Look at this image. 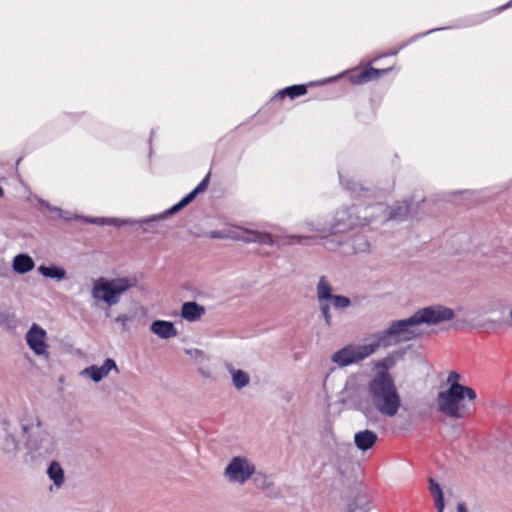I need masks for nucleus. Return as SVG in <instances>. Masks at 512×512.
Segmentation results:
<instances>
[{
    "label": "nucleus",
    "mask_w": 512,
    "mask_h": 512,
    "mask_svg": "<svg viewBox=\"0 0 512 512\" xmlns=\"http://www.w3.org/2000/svg\"><path fill=\"white\" fill-rule=\"evenodd\" d=\"M47 475L57 488H60L65 481L64 470L60 463L52 461L47 469Z\"/></svg>",
    "instance_id": "obj_19"
},
{
    "label": "nucleus",
    "mask_w": 512,
    "mask_h": 512,
    "mask_svg": "<svg viewBox=\"0 0 512 512\" xmlns=\"http://www.w3.org/2000/svg\"><path fill=\"white\" fill-rule=\"evenodd\" d=\"M288 96V87H285L283 89H281L277 94H275V96L273 97V99H284Z\"/></svg>",
    "instance_id": "obj_29"
},
{
    "label": "nucleus",
    "mask_w": 512,
    "mask_h": 512,
    "mask_svg": "<svg viewBox=\"0 0 512 512\" xmlns=\"http://www.w3.org/2000/svg\"><path fill=\"white\" fill-rule=\"evenodd\" d=\"M25 341L30 350L38 357L48 359L49 344L47 343V332L40 325L33 323L25 334Z\"/></svg>",
    "instance_id": "obj_10"
},
{
    "label": "nucleus",
    "mask_w": 512,
    "mask_h": 512,
    "mask_svg": "<svg viewBox=\"0 0 512 512\" xmlns=\"http://www.w3.org/2000/svg\"><path fill=\"white\" fill-rule=\"evenodd\" d=\"M377 440V434L374 431L368 429L359 431L354 435L355 446L361 451H366L373 448Z\"/></svg>",
    "instance_id": "obj_16"
},
{
    "label": "nucleus",
    "mask_w": 512,
    "mask_h": 512,
    "mask_svg": "<svg viewBox=\"0 0 512 512\" xmlns=\"http://www.w3.org/2000/svg\"><path fill=\"white\" fill-rule=\"evenodd\" d=\"M408 212V205L403 203L392 210L390 217L392 219H405L408 216Z\"/></svg>",
    "instance_id": "obj_25"
},
{
    "label": "nucleus",
    "mask_w": 512,
    "mask_h": 512,
    "mask_svg": "<svg viewBox=\"0 0 512 512\" xmlns=\"http://www.w3.org/2000/svg\"><path fill=\"white\" fill-rule=\"evenodd\" d=\"M210 175H206L202 181L193 189L189 194H187L181 201L172 206L170 209L166 210L163 214H158L151 216L149 218L138 220L137 223L151 225L155 222H159L163 220L167 215H171L173 213L178 212L189 203H191L198 194L204 192L209 184ZM82 221L95 224V225H113L116 227H120L122 225H130L136 223V221L131 219H120V218H105V217H84L81 218Z\"/></svg>",
    "instance_id": "obj_5"
},
{
    "label": "nucleus",
    "mask_w": 512,
    "mask_h": 512,
    "mask_svg": "<svg viewBox=\"0 0 512 512\" xmlns=\"http://www.w3.org/2000/svg\"><path fill=\"white\" fill-rule=\"evenodd\" d=\"M398 49H395L393 51H390L388 53H386L384 56H393V55H396L398 53Z\"/></svg>",
    "instance_id": "obj_32"
},
{
    "label": "nucleus",
    "mask_w": 512,
    "mask_h": 512,
    "mask_svg": "<svg viewBox=\"0 0 512 512\" xmlns=\"http://www.w3.org/2000/svg\"><path fill=\"white\" fill-rule=\"evenodd\" d=\"M317 297L320 302V310L328 326L331 325V315L329 313V305L326 301L330 300L335 308H346L350 305V299L348 297L332 295V287L324 276L319 279Z\"/></svg>",
    "instance_id": "obj_7"
},
{
    "label": "nucleus",
    "mask_w": 512,
    "mask_h": 512,
    "mask_svg": "<svg viewBox=\"0 0 512 512\" xmlns=\"http://www.w3.org/2000/svg\"><path fill=\"white\" fill-rule=\"evenodd\" d=\"M132 320V317L127 314H120L115 318V322L121 325L122 331L128 330V323Z\"/></svg>",
    "instance_id": "obj_27"
},
{
    "label": "nucleus",
    "mask_w": 512,
    "mask_h": 512,
    "mask_svg": "<svg viewBox=\"0 0 512 512\" xmlns=\"http://www.w3.org/2000/svg\"><path fill=\"white\" fill-rule=\"evenodd\" d=\"M294 239H297L298 240V237L297 236H290V242Z\"/></svg>",
    "instance_id": "obj_35"
},
{
    "label": "nucleus",
    "mask_w": 512,
    "mask_h": 512,
    "mask_svg": "<svg viewBox=\"0 0 512 512\" xmlns=\"http://www.w3.org/2000/svg\"><path fill=\"white\" fill-rule=\"evenodd\" d=\"M454 311L441 305L417 310L411 317L394 321L383 332L373 336V341L363 345H346L332 355V361L341 367L361 361L372 355L379 347H388L394 342L419 337L421 324L437 325L454 318Z\"/></svg>",
    "instance_id": "obj_1"
},
{
    "label": "nucleus",
    "mask_w": 512,
    "mask_h": 512,
    "mask_svg": "<svg viewBox=\"0 0 512 512\" xmlns=\"http://www.w3.org/2000/svg\"><path fill=\"white\" fill-rule=\"evenodd\" d=\"M35 263L27 254H18L14 257L12 267L15 272L25 274L33 270Z\"/></svg>",
    "instance_id": "obj_17"
},
{
    "label": "nucleus",
    "mask_w": 512,
    "mask_h": 512,
    "mask_svg": "<svg viewBox=\"0 0 512 512\" xmlns=\"http://www.w3.org/2000/svg\"><path fill=\"white\" fill-rule=\"evenodd\" d=\"M38 272L46 278L54 279L56 281H62L66 278V270L63 267L57 265H40Z\"/></svg>",
    "instance_id": "obj_18"
},
{
    "label": "nucleus",
    "mask_w": 512,
    "mask_h": 512,
    "mask_svg": "<svg viewBox=\"0 0 512 512\" xmlns=\"http://www.w3.org/2000/svg\"><path fill=\"white\" fill-rule=\"evenodd\" d=\"M307 92V86L304 84L290 86V99L297 98Z\"/></svg>",
    "instance_id": "obj_26"
},
{
    "label": "nucleus",
    "mask_w": 512,
    "mask_h": 512,
    "mask_svg": "<svg viewBox=\"0 0 512 512\" xmlns=\"http://www.w3.org/2000/svg\"><path fill=\"white\" fill-rule=\"evenodd\" d=\"M21 449L20 439L17 437V426L9 419L0 422V451L8 457H15Z\"/></svg>",
    "instance_id": "obj_9"
},
{
    "label": "nucleus",
    "mask_w": 512,
    "mask_h": 512,
    "mask_svg": "<svg viewBox=\"0 0 512 512\" xmlns=\"http://www.w3.org/2000/svg\"><path fill=\"white\" fill-rule=\"evenodd\" d=\"M135 283V280L126 277L113 279L100 277L93 282L91 296L96 302H103L111 307L117 305L122 295Z\"/></svg>",
    "instance_id": "obj_6"
},
{
    "label": "nucleus",
    "mask_w": 512,
    "mask_h": 512,
    "mask_svg": "<svg viewBox=\"0 0 512 512\" xmlns=\"http://www.w3.org/2000/svg\"><path fill=\"white\" fill-rule=\"evenodd\" d=\"M5 320V315L0 311V325L3 324Z\"/></svg>",
    "instance_id": "obj_33"
},
{
    "label": "nucleus",
    "mask_w": 512,
    "mask_h": 512,
    "mask_svg": "<svg viewBox=\"0 0 512 512\" xmlns=\"http://www.w3.org/2000/svg\"><path fill=\"white\" fill-rule=\"evenodd\" d=\"M255 472V465L247 457L235 456L229 461L223 474L229 483L243 485Z\"/></svg>",
    "instance_id": "obj_8"
},
{
    "label": "nucleus",
    "mask_w": 512,
    "mask_h": 512,
    "mask_svg": "<svg viewBox=\"0 0 512 512\" xmlns=\"http://www.w3.org/2000/svg\"><path fill=\"white\" fill-rule=\"evenodd\" d=\"M461 379V376L458 372L456 371H451L449 374H448V377H447V383L449 384V387H454V386H462L459 381Z\"/></svg>",
    "instance_id": "obj_28"
},
{
    "label": "nucleus",
    "mask_w": 512,
    "mask_h": 512,
    "mask_svg": "<svg viewBox=\"0 0 512 512\" xmlns=\"http://www.w3.org/2000/svg\"><path fill=\"white\" fill-rule=\"evenodd\" d=\"M205 312L204 306L194 301H188L182 304L180 315L188 322H196L202 318Z\"/></svg>",
    "instance_id": "obj_14"
},
{
    "label": "nucleus",
    "mask_w": 512,
    "mask_h": 512,
    "mask_svg": "<svg viewBox=\"0 0 512 512\" xmlns=\"http://www.w3.org/2000/svg\"><path fill=\"white\" fill-rule=\"evenodd\" d=\"M111 370L118 371L116 362L107 358L101 366L91 365L81 371V375L90 377L94 382H100Z\"/></svg>",
    "instance_id": "obj_12"
},
{
    "label": "nucleus",
    "mask_w": 512,
    "mask_h": 512,
    "mask_svg": "<svg viewBox=\"0 0 512 512\" xmlns=\"http://www.w3.org/2000/svg\"><path fill=\"white\" fill-rule=\"evenodd\" d=\"M211 237L212 238H223L224 235L221 231H212L211 232Z\"/></svg>",
    "instance_id": "obj_30"
},
{
    "label": "nucleus",
    "mask_w": 512,
    "mask_h": 512,
    "mask_svg": "<svg viewBox=\"0 0 512 512\" xmlns=\"http://www.w3.org/2000/svg\"><path fill=\"white\" fill-rule=\"evenodd\" d=\"M392 70L393 66L377 69L372 67L371 65H367L363 70L354 71L353 73H351L349 78L353 84H363L370 82L372 80H377Z\"/></svg>",
    "instance_id": "obj_11"
},
{
    "label": "nucleus",
    "mask_w": 512,
    "mask_h": 512,
    "mask_svg": "<svg viewBox=\"0 0 512 512\" xmlns=\"http://www.w3.org/2000/svg\"><path fill=\"white\" fill-rule=\"evenodd\" d=\"M369 405L380 415L392 418L401 407V396L391 374L385 369L378 371L366 388Z\"/></svg>",
    "instance_id": "obj_2"
},
{
    "label": "nucleus",
    "mask_w": 512,
    "mask_h": 512,
    "mask_svg": "<svg viewBox=\"0 0 512 512\" xmlns=\"http://www.w3.org/2000/svg\"><path fill=\"white\" fill-rule=\"evenodd\" d=\"M150 330L161 339H170L177 335V329L174 324L165 320L153 321Z\"/></svg>",
    "instance_id": "obj_15"
},
{
    "label": "nucleus",
    "mask_w": 512,
    "mask_h": 512,
    "mask_svg": "<svg viewBox=\"0 0 512 512\" xmlns=\"http://www.w3.org/2000/svg\"><path fill=\"white\" fill-rule=\"evenodd\" d=\"M242 240L245 242H254L260 244L273 245L275 243L274 238L268 234L259 231H246L245 235L242 236Z\"/></svg>",
    "instance_id": "obj_21"
},
{
    "label": "nucleus",
    "mask_w": 512,
    "mask_h": 512,
    "mask_svg": "<svg viewBox=\"0 0 512 512\" xmlns=\"http://www.w3.org/2000/svg\"><path fill=\"white\" fill-rule=\"evenodd\" d=\"M429 490L435 499L437 512H443L445 506L443 492L440 485L434 479H429Z\"/></svg>",
    "instance_id": "obj_22"
},
{
    "label": "nucleus",
    "mask_w": 512,
    "mask_h": 512,
    "mask_svg": "<svg viewBox=\"0 0 512 512\" xmlns=\"http://www.w3.org/2000/svg\"><path fill=\"white\" fill-rule=\"evenodd\" d=\"M368 500L364 495H358L354 502L348 504V512H368Z\"/></svg>",
    "instance_id": "obj_23"
},
{
    "label": "nucleus",
    "mask_w": 512,
    "mask_h": 512,
    "mask_svg": "<svg viewBox=\"0 0 512 512\" xmlns=\"http://www.w3.org/2000/svg\"><path fill=\"white\" fill-rule=\"evenodd\" d=\"M457 512H467L466 507L463 503H458Z\"/></svg>",
    "instance_id": "obj_31"
},
{
    "label": "nucleus",
    "mask_w": 512,
    "mask_h": 512,
    "mask_svg": "<svg viewBox=\"0 0 512 512\" xmlns=\"http://www.w3.org/2000/svg\"><path fill=\"white\" fill-rule=\"evenodd\" d=\"M225 369L231 377V382L236 390H242L250 385L251 377L248 372L236 368L232 363L225 364Z\"/></svg>",
    "instance_id": "obj_13"
},
{
    "label": "nucleus",
    "mask_w": 512,
    "mask_h": 512,
    "mask_svg": "<svg viewBox=\"0 0 512 512\" xmlns=\"http://www.w3.org/2000/svg\"><path fill=\"white\" fill-rule=\"evenodd\" d=\"M476 397L475 390L468 386L449 387L438 394V410L451 418H464L470 414Z\"/></svg>",
    "instance_id": "obj_4"
},
{
    "label": "nucleus",
    "mask_w": 512,
    "mask_h": 512,
    "mask_svg": "<svg viewBox=\"0 0 512 512\" xmlns=\"http://www.w3.org/2000/svg\"><path fill=\"white\" fill-rule=\"evenodd\" d=\"M19 424L25 436V446L31 453L36 456H46L55 451V437L43 426L36 411L24 410L19 416Z\"/></svg>",
    "instance_id": "obj_3"
},
{
    "label": "nucleus",
    "mask_w": 512,
    "mask_h": 512,
    "mask_svg": "<svg viewBox=\"0 0 512 512\" xmlns=\"http://www.w3.org/2000/svg\"><path fill=\"white\" fill-rule=\"evenodd\" d=\"M254 483L257 488L264 490V491H268L273 486V483H272L270 477L263 473L255 472Z\"/></svg>",
    "instance_id": "obj_24"
},
{
    "label": "nucleus",
    "mask_w": 512,
    "mask_h": 512,
    "mask_svg": "<svg viewBox=\"0 0 512 512\" xmlns=\"http://www.w3.org/2000/svg\"><path fill=\"white\" fill-rule=\"evenodd\" d=\"M3 193H4L3 188L0 186V197L3 196Z\"/></svg>",
    "instance_id": "obj_34"
},
{
    "label": "nucleus",
    "mask_w": 512,
    "mask_h": 512,
    "mask_svg": "<svg viewBox=\"0 0 512 512\" xmlns=\"http://www.w3.org/2000/svg\"><path fill=\"white\" fill-rule=\"evenodd\" d=\"M39 203L50 212H52L54 214V218L62 219L64 221L81 220V218H83V216H79L69 211H65L59 207L52 206L45 200H39Z\"/></svg>",
    "instance_id": "obj_20"
}]
</instances>
